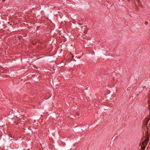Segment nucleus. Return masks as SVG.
I'll use <instances>...</instances> for the list:
<instances>
[{"instance_id": "1", "label": "nucleus", "mask_w": 150, "mask_h": 150, "mask_svg": "<svg viewBox=\"0 0 150 150\" xmlns=\"http://www.w3.org/2000/svg\"><path fill=\"white\" fill-rule=\"evenodd\" d=\"M149 141V139H146L145 140L144 142H143V143H142L143 145H144V144H145V145H146V144H148V143Z\"/></svg>"}, {"instance_id": "2", "label": "nucleus", "mask_w": 150, "mask_h": 150, "mask_svg": "<svg viewBox=\"0 0 150 150\" xmlns=\"http://www.w3.org/2000/svg\"><path fill=\"white\" fill-rule=\"evenodd\" d=\"M149 121V120H148V122H147V121H146V123L147 124V123Z\"/></svg>"}, {"instance_id": "3", "label": "nucleus", "mask_w": 150, "mask_h": 150, "mask_svg": "<svg viewBox=\"0 0 150 150\" xmlns=\"http://www.w3.org/2000/svg\"><path fill=\"white\" fill-rule=\"evenodd\" d=\"M6 0H2V1H5Z\"/></svg>"}, {"instance_id": "4", "label": "nucleus", "mask_w": 150, "mask_h": 150, "mask_svg": "<svg viewBox=\"0 0 150 150\" xmlns=\"http://www.w3.org/2000/svg\"><path fill=\"white\" fill-rule=\"evenodd\" d=\"M147 22H146V24H147Z\"/></svg>"}, {"instance_id": "5", "label": "nucleus", "mask_w": 150, "mask_h": 150, "mask_svg": "<svg viewBox=\"0 0 150 150\" xmlns=\"http://www.w3.org/2000/svg\"><path fill=\"white\" fill-rule=\"evenodd\" d=\"M147 22H146V24H147Z\"/></svg>"}, {"instance_id": "6", "label": "nucleus", "mask_w": 150, "mask_h": 150, "mask_svg": "<svg viewBox=\"0 0 150 150\" xmlns=\"http://www.w3.org/2000/svg\"><path fill=\"white\" fill-rule=\"evenodd\" d=\"M147 22H146V24H147Z\"/></svg>"}, {"instance_id": "7", "label": "nucleus", "mask_w": 150, "mask_h": 150, "mask_svg": "<svg viewBox=\"0 0 150 150\" xmlns=\"http://www.w3.org/2000/svg\"><path fill=\"white\" fill-rule=\"evenodd\" d=\"M145 126H146V124H145Z\"/></svg>"}]
</instances>
